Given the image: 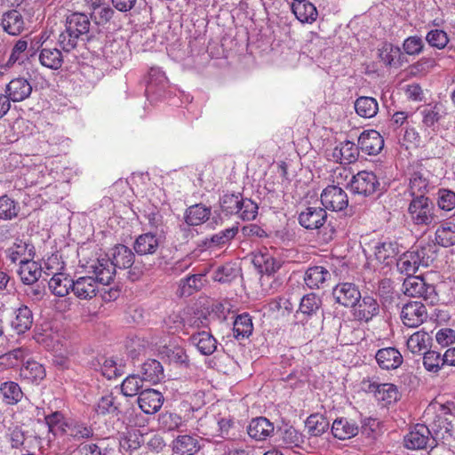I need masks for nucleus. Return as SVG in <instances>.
<instances>
[{"mask_svg": "<svg viewBox=\"0 0 455 455\" xmlns=\"http://www.w3.org/2000/svg\"><path fill=\"white\" fill-rule=\"evenodd\" d=\"M135 263V255L132 249L124 245H116L111 251V258L108 256L90 259L84 264L88 274L97 275L98 279L104 285H108L115 277L116 268L127 269Z\"/></svg>", "mask_w": 455, "mask_h": 455, "instance_id": "nucleus-1", "label": "nucleus"}, {"mask_svg": "<svg viewBox=\"0 0 455 455\" xmlns=\"http://www.w3.org/2000/svg\"><path fill=\"white\" fill-rule=\"evenodd\" d=\"M428 427L418 424L405 436L404 445L411 450L434 448L439 441L444 442L451 435V424L445 419H439L438 424L435 422Z\"/></svg>", "mask_w": 455, "mask_h": 455, "instance_id": "nucleus-2", "label": "nucleus"}, {"mask_svg": "<svg viewBox=\"0 0 455 455\" xmlns=\"http://www.w3.org/2000/svg\"><path fill=\"white\" fill-rule=\"evenodd\" d=\"M91 19L83 12H73L66 18L65 29L60 34L58 44L69 52L77 45L78 40L90 31Z\"/></svg>", "mask_w": 455, "mask_h": 455, "instance_id": "nucleus-3", "label": "nucleus"}, {"mask_svg": "<svg viewBox=\"0 0 455 455\" xmlns=\"http://www.w3.org/2000/svg\"><path fill=\"white\" fill-rule=\"evenodd\" d=\"M435 244L428 243L416 251L403 253L396 262L398 270L408 276H411L417 272L419 266L428 267L435 259Z\"/></svg>", "mask_w": 455, "mask_h": 455, "instance_id": "nucleus-4", "label": "nucleus"}, {"mask_svg": "<svg viewBox=\"0 0 455 455\" xmlns=\"http://www.w3.org/2000/svg\"><path fill=\"white\" fill-rule=\"evenodd\" d=\"M408 213L411 221L418 226H431L438 222L434 203L424 195L412 198L408 207Z\"/></svg>", "mask_w": 455, "mask_h": 455, "instance_id": "nucleus-5", "label": "nucleus"}, {"mask_svg": "<svg viewBox=\"0 0 455 455\" xmlns=\"http://www.w3.org/2000/svg\"><path fill=\"white\" fill-rule=\"evenodd\" d=\"M405 295L422 299L428 305L438 301V295L433 284L426 283L421 276H408L403 283Z\"/></svg>", "mask_w": 455, "mask_h": 455, "instance_id": "nucleus-6", "label": "nucleus"}, {"mask_svg": "<svg viewBox=\"0 0 455 455\" xmlns=\"http://www.w3.org/2000/svg\"><path fill=\"white\" fill-rule=\"evenodd\" d=\"M351 191L363 196H371L379 188V182L372 172L362 171L352 177Z\"/></svg>", "mask_w": 455, "mask_h": 455, "instance_id": "nucleus-7", "label": "nucleus"}, {"mask_svg": "<svg viewBox=\"0 0 455 455\" xmlns=\"http://www.w3.org/2000/svg\"><path fill=\"white\" fill-rule=\"evenodd\" d=\"M335 302L345 307H353L362 299L357 285L353 283H339L332 289Z\"/></svg>", "mask_w": 455, "mask_h": 455, "instance_id": "nucleus-8", "label": "nucleus"}, {"mask_svg": "<svg viewBox=\"0 0 455 455\" xmlns=\"http://www.w3.org/2000/svg\"><path fill=\"white\" fill-rule=\"evenodd\" d=\"M427 319L425 305L419 301H411L403 305L401 310L403 323L410 328H416Z\"/></svg>", "mask_w": 455, "mask_h": 455, "instance_id": "nucleus-9", "label": "nucleus"}, {"mask_svg": "<svg viewBox=\"0 0 455 455\" xmlns=\"http://www.w3.org/2000/svg\"><path fill=\"white\" fill-rule=\"evenodd\" d=\"M321 203L327 210L342 211L348 205L347 193L338 186H328L321 194Z\"/></svg>", "mask_w": 455, "mask_h": 455, "instance_id": "nucleus-10", "label": "nucleus"}, {"mask_svg": "<svg viewBox=\"0 0 455 455\" xmlns=\"http://www.w3.org/2000/svg\"><path fill=\"white\" fill-rule=\"evenodd\" d=\"M326 210L320 206H308L299 213V223L308 230L318 229L327 220Z\"/></svg>", "mask_w": 455, "mask_h": 455, "instance_id": "nucleus-11", "label": "nucleus"}, {"mask_svg": "<svg viewBox=\"0 0 455 455\" xmlns=\"http://www.w3.org/2000/svg\"><path fill=\"white\" fill-rule=\"evenodd\" d=\"M81 276L74 281L73 292L80 299H91L96 296L98 284L102 283L97 275Z\"/></svg>", "mask_w": 455, "mask_h": 455, "instance_id": "nucleus-12", "label": "nucleus"}, {"mask_svg": "<svg viewBox=\"0 0 455 455\" xmlns=\"http://www.w3.org/2000/svg\"><path fill=\"white\" fill-rule=\"evenodd\" d=\"M353 315L358 321L369 322L379 313L378 300L369 295L362 296L359 302L353 307Z\"/></svg>", "mask_w": 455, "mask_h": 455, "instance_id": "nucleus-13", "label": "nucleus"}, {"mask_svg": "<svg viewBox=\"0 0 455 455\" xmlns=\"http://www.w3.org/2000/svg\"><path fill=\"white\" fill-rule=\"evenodd\" d=\"M358 147L365 154L375 156L383 148L384 140L375 130L364 131L358 138Z\"/></svg>", "mask_w": 455, "mask_h": 455, "instance_id": "nucleus-14", "label": "nucleus"}, {"mask_svg": "<svg viewBox=\"0 0 455 455\" xmlns=\"http://www.w3.org/2000/svg\"><path fill=\"white\" fill-rule=\"evenodd\" d=\"M375 359L378 365L382 370L387 371L399 368L403 362V358L400 351L393 347L379 349L375 355Z\"/></svg>", "mask_w": 455, "mask_h": 455, "instance_id": "nucleus-15", "label": "nucleus"}, {"mask_svg": "<svg viewBox=\"0 0 455 455\" xmlns=\"http://www.w3.org/2000/svg\"><path fill=\"white\" fill-rule=\"evenodd\" d=\"M359 432V425L355 419L339 417L331 425L333 436L339 440H347L355 436Z\"/></svg>", "mask_w": 455, "mask_h": 455, "instance_id": "nucleus-16", "label": "nucleus"}, {"mask_svg": "<svg viewBox=\"0 0 455 455\" xmlns=\"http://www.w3.org/2000/svg\"><path fill=\"white\" fill-rule=\"evenodd\" d=\"M163 395L151 388L140 391L138 396V404L142 411L147 414L156 413L163 405Z\"/></svg>", "mask_w": 455, "mask_h": 455, "instance_id": "nucleus-17", "label": "nucleus"}, {"mask_svg": "<svg viewBox=\"0 0 455 455\" xmlns=\"http://www.w3.org/2000/svg\"><path fill=\"white\" fill-rule=\"evenodd\" d=\"M160 236L149 231L140 235L133 243V249L140 256L153 255L160 246Z\"/></svg>", "mask_w": 455, "mask_h": 455, "instance_id": "nucleus-18", "label": "nucleus"}, {"mask_svg": "<svg viewBox=\"0 0 455 455\" xmlns=\"http://www.w3.org/2000/svg\"><path fill=\"white\" fill-rule=\"evenodd\" d=\"M274 431V424L265 417L252 419L247 427L250 437L257 441L267 440L273 435Z\"/></svg>", "mask_w": 455, "mask_h": 455, "instance_id": "nucleus-19", "label": "nucleus"}, {"mask_svg": "<svg viewBox=\"0 0 455 455\" xmlns=\"http://www.w3.org/2000/svg\"><path fill=\"white\" fill-rule=\"evenodd\" d=\"M400 251L401 248L396 241L379 242L374 246L376 259L385 266L391 265Z\"/></svg>", "mask_w": 455, "mask_h": 455, "instance_id": "nucleus-20", "label": "nucleus"}, {"mask_svg": "<svg viewBox=\"0 0 455 455\" xmlns=\"http://www.w3.org/2000/svg\"><path fill=\"white\" fill-rule=\"evenodd\" d=\"M188 342L204 355H210L217 349L216 339L211 332L206 331H196L191 334L188 338Z\"/></svg>", "mask_w": 455, "mask_h": 455, "instance_id": "nucleus-21", "label": "nucleus"}, {"mask_svg": "<svg viewBox=\"0 0 455 455\" xmlns=\"http://www.w3.org/2000/svg\"><path fill=\"white\" fill-rule=\"evenodd\" d=\"M5 92L10 100L19 102L29 97L32 92V86L27 79L18 77L12 79L6 85Z\"/></svg>", "mask_w": 455, "mask_h": 455, "instance_id": "nucleus-22", "label": "nucleus"}, {"mask_svg": "<svg viewBox=\"0 0 455 455\" xmlns=\"http://www.w3.org/2000/svg\"><path fill=\"white\" fill-rule=\"evenodd\" d=\"M122 400V396L114 395L113 393L103 395L97 403L96 411L103 416H118L123 411Z\"/></svg>", "mask_w": 455, "mask_h": 455, "instance_id": "nucleus-23", "label": "nucleus"}, {"mask_svg": "<svg viewBox=\"0 0 455 455\" xmlns=\"http://www.w3.org/2000/svg\"><path fill=\"white\" fill-rule=\"evenodd\" d=\"M1 24L5 32L12 36H18L25 29V20L17 10H11L2 16Z\"/></svg>", "mask_w": 455, "mask_h": 455, "instance_id": "nucleus-24", "label": "nucleus"}, {"mask_svg": "<svg viewBox=\"0 0 455 455\" xmlns=\"http://www.w3.org/2000/svg\"><path fill=\"white\" fill-rule=\"evenodd\" d=\"M6 252L8 258L13 263L19 259L20 262H21V260L33 259L36 254L34 246L30 243L20 239H17L13 244L7 249Z\"/></svg>", "mask_w": 455, "mask_h": 455, "instance_id": "nucleus-25", "label": "nucleus"}, {"mask_svg": "<svg viewBox=\"0 0 455 455\" xmlns=\"http://www.w3.org/2000/svg\"><path fill=\"white\" fill-rule=\"evenodd\" d=\"M291 10L301 23H312L318 15L315 6L307 0L293 1Z\"/></svg>", "mask_w": 455, "mask_h": 455, "instance_id": "nucleus-26", "label": "nucleus"}, {"mask_svg": "<svg viewBox=\"0 0 455 455\" xmlns=\"http://www.w3.org/2000/svg\"><path fill=\"white\" fill-rule=\"evenodd\" d=\"M331 273L323 266H315L307 268L304 275L306 285L310 289H319L331 279Z\"/></svg>", "mask_w": 455, "mask_h": 455, "instance_id": "nucleus-27", "label": "nucleus"}, {"mask_svg": "<svg viewBox=\"0 0 455 455\" xmlns=\"http://www.w3.org/2000/svg\"><path fill=\"white\" fill-rule=\"evenodd\" d=\"M18 274L23 283L31 285L41 277L42 267L33 259L21 260Z\"/></svg>", "mask_w": 455, "mask_h": 455, "instance_id": "nucleus-28", "label": "nucleus"}, {"mask_svg": "<svg viewBox=\"0 0 455 455\" xmlns=\"http://www.w3.org/2000/svg\"><path fill=\"white\" fill-rule=\"evenodd\" d=\"M33 320V313L30 308L22 305L15 311V317L11 324L16 333L23 334L31 328Z\"/></svg>", "mask_w": 455, "mask_h": 455, "instance_id": "nucleus-29", "label": "nucleus"}, {"mask_svg": "<svg viewBox=\"0 0 455 455\" xmlns=\"http://www.w3.org/2000/svg\"><path fill=\"white\" fill-rule=\"evenodd\" d=\"M74 280L63 273H56L48 282L50 291L57 297H65L71 290L73 291Z\"/></svg>", "mask_w": 455, "mask_h": 455, "instance_id": "nucleus-30", "label": "nucleus"}, {"mask_svg": "<svg viewBox=\"0 0 455 455\" xmlns=\"http://www.w3.org/2000/svg\"><path fill=\"white\" fill-rule=\"evenodd\" d=\"M370 392L375 393L379 400H382L387 403H391L398 399V390L395 385L391 383H377L370 382L368 386Z\"/></svg>", "mask_w": 455, "mask_h": 455, "instance_id": "nucleus-31", "label": "nucleus"}, {"mask_svg": "<svg viewBox=\"0 0 455 455\" xmlns=\"http://www.w3.org/2000/svg\"><path fill=\"white\" fill-rule=\"evenodd\" d=\"M20 375L28 382L38 383L44 379L46 373L44 367L41 363L34 360H28L21 366Z\"/></svg>", "mask_w": 455, "mask_h": 455, "instance_id": "nucleus-32", "label": "nucleus"}, {"mask_svg": "<svg viewBox=\"0 0 455 455\" xmlns=\"http://www.w3.org/2000/svg\"><path fill=\"white\" fill-rule=\"evenodd\" d=\"M212 213L210 207L202 204L188 207L185 213V221L188 226H198L209 220Z\"/></svg>", "mask_w": 455, "mask_h": 455, "instance_id": "nucleus-33", "label": "nucleus"}, {"mask_svg": "<svg viewBox=\"0 0 455 455\" xmlns=\"http://www.w3.org/2000/svg\"><path fill=\"white\" fill-rule=\"evenodd\" d=\"M141 374L144 381L152 384L158 383L164 377L162 364L155 359H148L142 364Z\"/></svg>", "mask_w": 455, "mask_h": 455, "instance_id": "nucleus-34", "label": "nucleus"}, {"mask_svg": "<svg viewBox=\"0 0 455 455\" xmlns=\"http://www.w3.org/2000/svg\"><path fill=\"white\" fill-rule=\"evenodd\" d=\"M173 449L181 455H194L201 449V445L196 437L185 435L175 439Z\"/></svg>", "mask_w": 455, "mask_h": 455, "instance_id": "nucleus-35", "label": "nucleus"}, {"mask_svg": "<svg viewBox=\"0 0 455 455\" xmlns=\"http://www.w3.org/2000/svg\"><path fill=\"white\" fill-rule=\"evenodd\" d=\"M238 233V227L234 226L212 235L210 238L204 241V244L211 249L214 247H222L235 238Z\"/></svg>", "mask_w": 455, "mask_h": 455, "instance_id": "nucleus-36", "label": "nucleus"}, {"mask_svg": "<svg viewBox=\"0 0 455 455\" xmlns=\"http://www.w3.org/2000/svg\"><path fill=\"white\" fill-rule=\"evenodd\" d=\"M359 147L354 142L347 140L340 143L339 147L334 149L333 156L339 158L341 163L350 164L357 160L359 156Z\"/></svg>", "mask_w": 455, "mask_h": 455, "instance_id": "nucleus-37", "label": "nucleus"}, {"mask_svg": "<svg viewBox=\"0 0 455 455\" xmlns=\"http://www.w3.org/2000/svg\"><path fill=\"white\" fill-rule=\"evenodd\" d=\"M355 109L361 117L371 118L377 115L379 104L372 97L362 96L355 101Z\"/></svg>", "mask_w": 455, "mask_h": 455, "instance_id": "nucleus-38", "label": "nucleus"}, {"mask_svg": "<svg viewBox=\"0 0 455 455\" xmlns=\"http://www.w3.org/2000/svg\"><path fill=\"white\" fill-rule=\"evenodd\" d=\"M321 298L317 294L310 292L301 298L298 313L312 316L316 315L321 310Z\"/></svg>", "mask_w": 455, "mask_h": 455, "instance_id": "nucleus-39", "label": "nucleus"}, {"mask_svg": "<svg viewBox=\"0 0 455 455\" xmlns=\"http://www.w3.org/2000/svg\"><path fill=\"white\" fill-rule=\"evenodd\" d=\"M435 243L443 247H450L455 243V224L446 222L435 231Z\"/></svg>", "mask_w": 455, "mask_h": 455, "instance_id": "nucleus-40", "label": "nucleus"}, {"mask_svg": "<svg viewBox=\"0 0 455 455\" xmlns=\"http://www.w3.org/2000/svg\"><path fill=\"white\" fill-rule=\"evenodd\" d=\"M40 63L51 69H59L63 62L61 52L56 48H44L39 55Z\"/></svg>", "mask_w": 455, "mask_h": 455, "instance_id": "nucleus-41", "label": "nucleus"}, {"mask_svg": "<svg viewBox=\"0 0 455 455\" xmlns=\"http://www.w3.org/2000/svg\"><path fill=\"white\" fill-rule=\"evenodd\" d=\"M431 188L428 179L421 172H414L410 180V195L416 198L420 195L426 196Z\"/></svg>", "mask_w": 455, "mask_h": 455, "instance_id": "nucleus-42", "label": "nucleus"}, {"mask_svg": "<svg viewBox=\"0 0 455 455\" xmlns=\"http://www.w3.org/2000/svg\"><path fill=\"white\" fill-rule=\"evenodd\" d=\"M253 262L260 268L261 272L268 275L275 273L281 267V262L267 252H260L255 255Z\"/></svg>", "mask_w": 455, "mask_h": 455, "instance_id": "nucleus-43", "label": "nucleus"}, {"mask_svg": "<svg viewBox=\"0 0 455 455\" xmlns=\"http://www.w3.org/2000/svg\"><path fill=\"white\" fill-rule=\"evenodd\" d=\"M431 338L425 331H416L407 340V347L412 354H420L427 349Z\"/></svg>", "mask_w": 455, "mask_h": 455, "instance_id": "nucleus-44", "label": "nucleus"}, {"mask_svg": "<svg viewBox=\"0 0 455 455\" xmlns=\"http://www.w3.org/2000/svg\"><path fill=\"white\" fill-rule=\"evenodd\" d=\"M163 358H166L170 363L188 365V355L185 350L177 346H165L160 350Z\"/></svg>", "mask_w": 455, "mask_h": 455, "instance_id": "nucleus-45", "label": "nucleus"}, {"mask_svg": "<svg viewBox=\"0 0 455 455\" xmlns=\"http://www.w3.org/2000/svg\"><path fill=\"white\" fill-rule=\"evenodd\" d=\"M253 330L252 322L248 314L239 315L233 326L234 336L236 339L249 337Z\"/></svg>", "mask_w": 455, "mask_h": 455, "instance_id": "nucleus-46", "label": "nucleus"}, {"mask_svg": "<svg viewBox=\"0 0 455 455\" xmlns=\"http://www.w3.org/2000/svg\"><path fill=\"white\" fill-rule=\"evenodd\" d=\"M0 392L4 401L9 404H15L20 402L23 396L20 387L13 381L4 382L0 387Z\"/></svg>", "mask_w": 455, "mask_h": 455, "instance_id": "nucleus-47", "label": "nucleus"}, {"mask_svg": "<svg viewBox=\"0 0 455 455\" xmlns=\"http://www.w3.org/2000/svg\"><path fill=\"white\" fill-rule=\"evenodd\" d=\"M20 212V206L17 202L7 195L0 196V219L11 220L16 218Z\"/></svg>", "mask_w": 455, "mask_h": 455, "instance_id": "nucleus-48", "label": "nucleus"}, {"mask_svg": "<svg viewBox=\"0 0 455 455\" xmlns=\"http://www.w3.org/2000/svg\"><path fill=\"white\" fill-rule=\"evenodd\" d=\"M308 433L314 436H319L329 428V421L321 414H312L306 421Z\"/></svg>", "mask_w": 455, "mask_h": 455, "instance_id": "nucleus-49", "label": "nucleus"}, {"mask_svg": "<svg viewBox=\"0 0 455 455\" xmlns=\"http://www.w3.org/2000/svg\"><path fill=\"white\" fill-rule=\"evenodd\" d=\"M143 443V435L140 430L128 431L120 440V449L125 451H133L138 450Z\"/></svg>", "mask_w": 455, "mask_h": 455, "instance_id": "nucleus-50", "label": "nucleus"}, {"mask_svg": "<svg viewBox=\"0 0 455 455\" xmlns=\"http://www.w3.org/2000/svg\"><path fill=\"white\" fill-rule=\"evenodd\" d=\"M444 364L443 357L440 353L434 350L423 352V365L427 371L437 373Z\"/></svg>", "mask_w": 455, "mask_h": 455, "instance_id": "nucleus-51", "label": "nucleus"}, {"mask_svg": "<svg viewBox=\"0 0 455 455\" xmlns=\"http://www.w3.org/2000/svg\"><path fill=\"white\" fill-rule=\"evenodd\" d=\"M158 423L160 428L164 431L178 430L185 425L180 415L168 411L159 415Z\"/></svg>", "mask_w": 455, "mask_h": 455, "instance_id": "nucleus-52", "label": "nucleus"}, {"mask_svg": "<svg viewBox=\"0 0 455 455\" xmlns=\"http://www.w3.org/2000/svg\"><path fill=\"white\" fill-rule=\"evenodd\" d=\"M143 379L139 375H129L124 379L121 386L122 394L124 396H134L139 395L142 388Z\"/></svg>", "mask_w": 455, "mask_h": 455, "instance_id": "nucleus-53", "label": "nucleus"}, {"mask_svg": "<svg viewBox=\"0 0 455 455\" xmlns=\"http://www.w3.org/2000/svg\"><path fill=\"white\" fill-rule=\"evenodd\" d=\"M239 211L235 213L243 220H253L258 215L259 206L250 198L242 197Z\"/></svg>", "mask_w": 455, "mask_h": 455, "instance_id": "nucleus-54", "label": "nucleus"}, {"mask_svg": "<svg viewBox=\"0 0 455 455\" xmlns=\"http://www.w3.org/2000/svg\"><path fill=\"white\" fill-rule=\"evenodd\" d=\"M426 41L430 46L442 50L448 44L449 37L445 31L435 28L427 32Z\"/></svg>", "mask_w": 455, "mask_h": 455, "instance_id": "nucleus-55", "label": "nucleus"}, {"mask_svg": "<svg viewBox=\"0 0 455 455\" xmlns=\"http://www.w3.org/2000/svg\"><path fill=\"white\" fill-rule=\"evenodd\" d=\"M115 11L106 5H99V7L92 8L90 19L97 25H104L108 23L114 16Z\"/></svg>", "mask_w": 455, "mask_h": 455, "instance_id": "nucleus-56", "label": "nucleus"}, {"mask_svg": "<svg viewBox=\"0 0 455 455\" xmlns=\"http://www.w3.org/2000/svg\"><path fill=\"white\" fill-rule=\"evenodd\" d=\"M242 196L240 194H226L224 195L220 201V207L223 212L228 214H235L237 211H239V204L242 200Z\"/></svg>", "mask_w": 455, "mask_h": 455, "instance_id": "nucleus-57", "label": "nucleus"}, {"mask_svg": "<svg viewBox=\"0 0 455 455\" xmlns=\"http://www.w3.org/2000/svg\"><path fill=\"white\" fill-rule=\"evenodd\" d=\"M237 275V269L231 264H225L218 267L214 272L212 278L220 283H229Z\"/></svg>", "mask_w": 455, "mask_h": 455, "instance_id": "nucleus-58", "label": "nucleus"}, {"mask_svg": "<svg viewBox=\"0 0 455 455\" xmlns=\"http://www.w3.org/2000/svg\"><path fill=\"white\" fill-rule=\"evenodd\" d=\"M403 49L408 55H419L424 50V42L420 36H411L403 41Z\"/></svg>", "mask_w": 455, "mask_h": 455, "instance_id": "nucleus-59", "label": "nucleus"}, {"mask_svg": "<svg viewBox=\"0 0 455 455\" xmlns=\"http://www.w3.org/2000/svg\"><path fill=\"white\" fill-rule=\"evenodd\" d=\"M442 106L435 105L434 107L425 108L421 111V115L423 116V124L431 127L435 124H436L443 116Z\"/></svg>", "mask_w": 455, "mask_h": 455, "instance_id": "nucleus-60", "label": "nucleus"}, {"mask_svg": "<svg viewBox=\"0 0 455 455\" xmlns=\"http://www.w3.org/2000/svg\"><path fill=\"white\" fill-rule=\"evenodd\" d=\"M28 48V42L24 39H20L14 44L9 60H7L6 67H11L16 62H22L25 57V52Z\"/></svg>", "mask_w": 455, "mask_h": 455, "instance_id": "nucleus-61", "label": "nucleus"}, {"mask_svg": "<svg viewBox=\"0 0 455 455\" xmlns=\"http://www.w3.org/2000/svg\"><path fill=\"white\" fill-rule=\"evenodd\" d=\"M401 49L398 46H393L391 44H386L379 50V57L386 66H391L396 55L400 54Z\"/></svg>", "mask_w": 455, "mask_h": 455, "instance_id": "nucleus-62", "label": "nucleus"}, {"mask_svg": "<svg viewBox=\"0 0 455 455\" xmlns=\"http://www.w3.org/2000/svg\"><path fill=\"white\" fill-rule=\"evenodd\" d=\"M101 373L108 379H116L124 374L123 369L117 366L116 362L112 359H105L101 368Z\"/></svg>", "mask_w": 455, "mask_h": 455, "instance_id": "nucleus-63", "label": "nucleus"}, {"mask_svg": "<svg viewBox=\"0 0 455 455\" xmlns=\"http://www.w3.org/2000/svg\"><path fill=\"white\" fill-rule=\"evenodd\" d=\"M438 207L444 211L455 208V193L448 189H441L438 194Z\"/></svg>", "mask_w": 455, "mask_h": 455, "instance_id": "nucleus-64", "label": "nucleus"}]
</instances>
